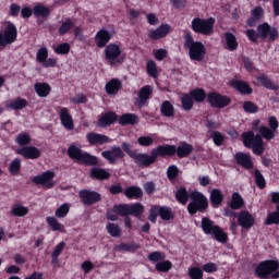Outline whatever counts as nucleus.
Instances as JSON below:
<instances>
[{"instance_id":"nucleus-1","label":"nucleus","mask_w":279,"mask_h":279,"mask_svg":"<svg viewBox=\"0 0 279 279\" xmlns=\"http://www.w3.org/2000/svg\"><path fill=\"white\" fill-rule=\"evenodd\" d=\"M121 147L112 146L110 150H104L101 153L102 158L108 160L109 165H117V160L125 158L126 154L132 158L137 167L143 168H147L156 162V148L151 149L150 155H148L145 153H137L136 150H132V144L128 142H123Z\"/></svg>"},{"instance_id":"nucleus-2","label":"nucleus","mask_w":279,"mask_h":279,"mask_svg":"<svg viewBox=\"0 0 279 279\" xmlns=\"http://www.w3.org/2000/svg\"><path fill=\"white\" fill-rule=\"evenodd\" d=\"M194 149L195 148L185 141L180 142L178 146L171 144L158 145L155 148V162L158 158H173L175 155L180 160H182L184 158H189V156L193 154Z\"/></svg>"},{"instance_id":"nucleus-3","label":"nucleus","mask_w":279,"mask_h":279,"mask_svg":"<svg viewBox=\"0 0 279 279\" xmlns=\"http://www.w3.org/2000/svg\"><path fill=\"white\" fill-rule=\"evenodd\" d=\"M246 36L251 43H258V38L262 40H267L268 43H276L278 40V28L276 26L269 25V23L264 22L257 26V32L253 28L246 31Z\"/></svg>"},{"instance_id":"nucleus-4","label":"nucleus","mask_w":279,"mask_h":279,"mask_svg":"<svg viewBox=\"0 0 279 279\" xmlns=\"http://www.w3.org/2000/svg\"><path fill=\"white\" fill-rule=\"evenodd\" d=\"M183 39V47L189 50L190 60L193 62H203L204 58H206V46L202 41H195L191 31L184 33Z\"/></svg>"},{"instance_id":"nucleus-5","label":"nucleus","mask_w":279,"mask_h":279,"mask_svg":"<svg viewBox=\"0 0 279 279\" xmlns=\"http://www.w3.org/2000/svg\"><path fill=\"white\" fill-rule=\"evenodd\" d=\"M68 156L71 160H74L77 165H85L86 167H95L99 165V159L95 155H90L88 151L82 150V148L71 144L68 147Z\"/></svg>"},{"instance_id":"nucleus-6","label":"nucleus","mask_w":279,"mask_h":279,"mask_svg":"<svg viewBox=\"0 0 279 279\" xmlns=\"http://www.w3.org/2000/svg\"><path fill=\"white\" fill-rule=\"evenodd\" d=\"M254 275L259 279H278L279 262L276 259H265L259 262L254 269Z\"/></svg>"},{"instance_id":"nucleus-7","label":"nucleus","mask_w":279,"mask_h":279,"mask_svg":"<svg viewBox=\"0 0 279 279\" xmlns=\"http://www.w3.org/2000/svg\"><path fill=\"white\" fill-rule=\"evenodd\" d=\"M201 228L204 234L214 236L215 241H218V243H228V233H226V231H223V229L219 227V225H216L210 218L203 217Z\"/></svg>"},{"instance_id":"nucleus-8","label":"nucleus","mask_w":279,"mask_h":279,"mask_svg":"<svg viewBox=\"0 0 279 279\" xmlns=\"http://www.w3.org/2000/svg\"><path fill=\"white\" fill-rule=\"evenodd\" d=\"M190 197L191 202L187 204L186 207L189 215L193 217L197 215V213H207L209 203L208 197H206L204 193L199 191H192Z\"/></svg>"},{"instance_id":"nucleus-9","label":"nucleus","mask_w":279,"mask_h":279,"mask_svg":"<svg viewBox=\"0 0 279 279\" xmlns=\"http://www.w3.org/2000/svg\"><path fill=\"white\" fill-rule=\"evenodd\" d=\"M214 27H215L214 17H209V19L194 17L191 24L192 31L195 34H201V36H213Z\"/></svg>"},{"instance_id":"nucleus-10","label":"nucleus","mask_w":279,"mask_h":279,"mask_svg":"<svg viewBox=\"0 0 279 279\" xmlns=\"http://www.w3.org/2000/svg\"><path fill=\"white\" fill-rule=\"evenodd\" d=\"M207 104L210 108H217L218 110H223L232 104V99L219 92L207 93Z\"/></svg>"},{"instance_id":"nucleus-11","label":"nucleus","mask_w":279,"mask_h":279,"mask_svg":"<svg viewBox=\"0 0 279 279\" xmlns=\"http://www.w3.org/2000/svg\"><path fill=\"white\" fill-rule=\"evenodd\" d=\"M105 58L111 66L114 64H123V58H121V47L117 44H109L105 48Z\"/></svg>"},{"instance_id":"nucleus-12","label":"nucleus","mask_w":279,"mask_h":279,"mask_svg":"<svg viewBox=\"0 0 279 279\" xmlns=\"http://www.w3.org/2000/svg\"><path fill=\"white\" fill-rule=\"evenodd\" d=\"M17 37L19 31L16 29V25L9 23L4 32H0V47H8V45H12V43H16Z\"/></svg>"},{"instance_id":"nucleus-13","label":"nucleus","mask_w":279,"mask_h":279,"mask_svg":"<svg viewBox=\"0 0 279 279\" xmlns=\"http://www.w3.org/2000/svg\"><path fill=\"white\" fill-rule=\"evenodd\" d=\"M78 197L84 206H93L94 204L101 202V194L90 190H81L78 192Z\"/></svg>"},{"instance_id":"nucleus-14","label":"nucleus","mask_w":279,"mask_h":279,"mask_svg":"<svg viewBox=\"0 0 279 279\" xmlns=\"http://www.w3.org/2000/svg\"><path fill=\"white\" fill-rule=\"evenodd\" d=\"M53 178H56V172L48 170L33 178L34 184H41L46 189H53L56 186V182H53Z\"/></svg>"},{"instance_id":"nucleus-15","label":"nucleus","mask_w":279,"mask_h":279,"mask_svg":"<svg viewBox=\"0 0 279 279\" xmlns=\"http://www.w3.org/2000/svg\"><path fill=\"white\" fill-rule=\"evenodd\" d=\"M233 158L236 165L242 167V169H245L246 171L254 169V161L252 160V155H250V153L238 151Z\"/></svg>"},{"instance_id":"nucleus-16","label":"nucleus","mask_w":279,"mask_h":279,"mask_svg":"<svg viewBox=\"0 0 279 279\" xmlns=\"http://www.w3.org/2000/svg\"><path fill=\"white\" fill-rule=\"evenodd\" d=\"M238 223L244 230H250V228H254V223H256V218H254V216L250 211L243 210L240 211L238 215Z\"/></svg>"},{"instance_id":"nucleus-17","label":"nucleus","mask_w":279,"mask_h":279,"mask_svg":"<svg viewBox=\"0 0 279 279\" xmlns=\"http://www.w3.org/2000/svg\"><path fill=\"white\" fill-rule=\"evenodd\" d=\"M60 122L61 125L71 132L72 130H75V123H73V116L69 112V108L61 107L59 111Z\"/></svg>"},{"instance_id":"nucleus-18","label":"nucleus","mask_w":279,"mask_h":279,"mask_svg":"<svg viewBox=\"0 0 279 279\" xmlns=\"http://www.w3.org/2000/svg\"><path fill=\"white\" fill-rule=\"evenodd\" d=\"M17 154L23 156L26 160H38L43 153L36 146H24L17 149Z\"/></svg>"},{"instance_id":"nucleus-19","label":"nucleus","mask_w":279,"mask_h":279,"mask_svg":"<svg viewBox=\"0 0 279 279\" xmlns=\"http://www.w3.org/2000/svg\"><path fill=\"white\" fill-rule=\"evenodd\" d=\"M110 40H112V34H110V32H108L106 28H101L95 35V43L98 49H104V47H106Z\"/></svg>"},{"instance_id":"nucleus-20","label":"nucleus","mask_w":279,"mask_h":279,"mask_svg":"<svg viewBox=\"0 0 279 279\" xmlns=\"http://www.w3.org/2000/svg\"><path fill=\"white\" fill-rule=\"evenodd\" d=\"M119 119V116L114 111H107L98 118V128H110Z\"/></svg>"},{"instance_id":"nucleus-21","label":"nucleus","mask_w":279,"mask_h":279,"mask_svg":"<svg viewBox=\"0 0 279 279\" xmlns=\"http://www.w3.org/2000/svg\"><path fill=\"white\" fill-rule=\"evenodd\" d=\"M86 141L92 147H95L97 145H106V143L110 142V137H108V135L89 132L86 135Z\"/></svg>"},{"instance_id":"nucleus-22","label":"nucleus","mask_w":279,"mask_h":279,"mask_svg":"<svg viewBox=\"0 0 279 279\" xmlns=\"http://www.w3.org/2000/svg\"><path fill=\"white\" fill-rule=\"evenodd\" d=\"M151 93H154V89L151 88V86L146 85L142 87L138 92V97L135 100V105L138 106L140 108L147 106V101H149V97H151Z\"/></svg>"},{"instance_id":"nucleus-23","label":"nucleus","mask_w":279,"mask_h":279,"mask_svg":"<svg viewBox=\"0 0 279 279\" xmlns=\"http://www.w3.org/2000/svg\"><path fill=\"white\" fill-rule=\"evenodd\" d=\"M265 16V10L263 7H256L251 11V17L247 19L246 25L248 27H256V23H260Z\"/></svg>"},{"instance_id":"nucleus-24","label":"nucleus","mask_w":279,"mask_h":279,"mask_svg":"<svg viewBox=\"0 0 279 279\" xmlns=\"http://www.w3.org/2000/svg\"><path fill=\"white\" fill-rule=\"evenodd\" d=\"M27 106H28L27 99L22 97H16L15 99L8 100L5 102V108L8 110H14L15 112H19V110H25Z\"/></svg>"},{"instance_id":"nucleus-25","label":"nucleus","mask_w":279,"mask_h":279,"mask_svg":"<svg viewBox=\"0 0 279 279\" xmlns=\"http://www.w3.org/2000/svg\"><path fill=\"white\" fill-rule=\"evenodd\" d=\"M231 86L235 88L240 95H252V93H254L252 86L245 81L233 80L231 81Z\"/></svg>"},{"instance_id":"nucleus-26","label":"nucleus","mask_w":279,"mask_h":279,"mask_svg":"<svg viewBox=\"0 0 279 279\" xmlns=\"http://www.w3.org/2000/svg\"><path fill=\"white\" fill-rule=\"evenodd\" d=\"M33 14L35 19H49L51 16V10L43 3H37L33 8Z\"/></svg>"},{"instance_id":"nucleus-27","label":"nucleus","mask_w":279,"mask_h":279,"mask_svg":"<svg viewBox=\"0 0 279 279\" xmlns=\"http://www.w3.org/2000/svg\"><path fill=\"white\" fill-rule=\"evenodd\" d=\"M92 180H99L104 182L105 180H110V172L102 168H92L89 172Z\"/></svg>"},{"instance_id":"nucleus-28","label":"nucleus","mask_w":279,"mask_h":279,"mask_svg":"<svg viewBox=\"0 0 279 279\" xmlns=\"http://www.w3.org/2000/svg\"><path fill=\"white\" fill-rule=\"evenodd\" d=\"M174 197L178 204L186 206V204H189V199H191V193H189V190H186V187L181 186L177 190Z\"/></svg>"},{"instance_id":"nucleus-29","label":"nucleus","mask_w":279,"mask_h":279,"mask_svg":"<svg viewBox=\"0 0 279 279\" xmlns=\"http://www.w3.org/2000/svg\"><path fill=\"white\" fill-rule=\"evenodd\" d=\"M209 202L211 208H219L220 204H223V193L219 189H213L209 195Z\"/></svg>"},{"instance_id":"nucleus-30","label":"nucleus","mask_w":279,"mask_h":279,"mask_svg":"<svg viewBox=\"0 0 279 279\" xmlns=\"http://www.w3.org/2000/svg\"><path fill=\"white\" fill-rule=\"evenodd\" d=\"M114 252H130L131 254H134L136 250H141V244L136 242L131 243H120L113 247Z\"/></svg>"},{"instance_id":"nucleus-31","label":"nucleus","mask_w":279,"mask_h":279,"mask_svg":"<svg viewBox=\"0 0 279 279\" xmlns=\"http://www.w3.org/2000/svg\"><path fill=\"white\" fill-rule=\"evenodd\" d=\"M124 195L128 199H141V197H143V189L131 185L124 190Z\"/></svg>"},{"instance_id":"nucleus-32","label":"nucleus","mask_w":279,"mask_h":279,"mask_svg":"<svg viewBox=\"0 0 279 279\" xmlns=\"http://www.w3.org/2000/svg\"><path fill=\"white\" fill-rule=\"evenodd\" d=\"M190 95L196 104H204L206 99H208V94H206V90L204 88H194L190 92Z\"/></svg>"},{"instance_id":"nucleus-33","label":"nucleus","mask_w":279,"mask_h":279,"mask_svg":"<svg viewBox=\"0 0 279 279\" xmlns=\"http://www.w3.org/2000/svg\"><path fill=\"white\" fill-rule=\"evenodd\" d=\"M256 138H262L260 135H255L253 131H247L242 134V141L244 147H247V149H252V146L255 145Z\"/></svg>"},{"instance_id":"nucleus-34","label":"nucleus","mask_w":279,"mask_h":279,"mask_svg":"<svg viewBox=\"0 0 279 279\" xmlns=\"http://www.w3.org/2000/svg\"><path fill=\"white\" fill-rule=\"evenodd\" d=\"M225 43L227 45L228 51H236V49H239V41L236 40V36L231 32L225 33Z\"/></svg>"},{"instance_id":"nucleus-35","label":"nucleus","mask_w":279,"mask_h":279,"mask_svg":"<svg viewBox=\"0 0 279 279\" xmlns=\"http://www.w3.org/2000/svg\"><path fill=\"white\" fill-rule=\"evenodd\" d=\"M229 206L232 210H241L243 206H245V201H243V196L239 192H234L231 197V202Z\"/></svg>"},{"instance_id":"nucleus-36","label":"nucleus","mask_w":279,"mask_h":279,"mask_svg":"<svg viewBox=\"0 0 279 279\" xmlns=\"http://www.w3.org/2000/svg\"><path fill=\"white\" fill-rule=\"evenodd\" d=\"M34 89L38 97H49L51 85L49 83H35Z\"/></svg>"},{"instance_id":"nucleus-37","label":"nucleus","mask_w":279,"mask_h":279,"mask_svg":"<svg viewBox=\"0 0 279 279\" xmlns=\"http://www.w3.org/2000/svg\"><path fill=\"white\" fill-rule=\"evenodd\" d=\"M118 121L120 125H136L140 119L135 113H124L120 116Z\"/></svg>"},{"instance_id":"nucleus-38","label":"nucleus","mask_w":279,"mask_h":279,"mask_svg":"<svg viewBox=\"0 0 279 279\" xmlns=\"http://www.w3.org/2000/svg\"><path fill=\"white\" fill-rule=\"evenodd\" d=\"M121 86L119 78H111L105 86L107 95H117L121 90Z\"/></svg>"},{"instance_id":"nucleus-39","label":"nucleus","mask_w":279,"mask_h":279,"mask_svg":"<svg viewBox=\"0 0 279 279\" xmlns=\"http://www.w3.org/2000/svg\"><path fill=\"white\" fill-rule=\"evenodd\" d=\"M75 27V22L71 20V17H66L62 23L61 26L58 29L59 36H66L70 31Z\"/></svg>"},{"instance_id":"nucleus-40","label":"nucleus","mask_w":279,"mask_h":279,"mask_svg":"<svg viewBox=\"0 0 279 279\" xmlns=\"http://www.w3.org/2000/svg\"><path fill=\"white\" fill-rule=\"evenodd\" d=\"M157 211L162 221H171L174 218L171 207L157 205Z\"/></svg>"},{"instance_id":"nucleus-41","label":"nucleus","mask_w":279,"mask_h":279,"mask_svg":"<svg viewBox=\"0 0 279 279\" xmlns=\"http://www.w3.org/2000/svg\"><path fill=\"white\" fill-rule=\"evenodd\" d=\"M160 112L162 117H175V107L169 100H165L160 106Z\"/></svg>"},{"instance_id":"nucleus-42","label":"nucleus","mask_w":279,"mask_h":279,"mask_svg":"<svg viewBox=\"0 0 279 279\" xmlns=\"http://www.w3.org/2000/svg\"><path fill=\"white\" fill-rule=\"evenodd\" d=\"M29 214V208L21 204H14L11 207V215L13 217H25Z\"/></svg>"},{"instance_id":"nucleus-43","label":"nucleus","mask_w":279,"mask_h":279,"mask_svg":"<svg viewBox=\"0 0 279 279\" xmlns=\"http://www.w3.org/2000/svg\"><path fill=\"white\" fill-rule=\"evenodd\" d=\"M264 225L266 226H279V204L276 206V210L269 213L265 219Z\"/></svg>"},{"instance_id":"nucleus-44","label":"nucleus","mask_w":279,"mask_h":279,"mask_svg":"<svg viewBox=\"0 0 279 279\" xmlns=\"http://www.w3.org/2000/svg\"><path fill=\"white\" fill-rule=\"evenodd\" d=\"M181 106L185 111L193 110V106H195V102L190 93L183 94V96L181 97Z\"/></svg>"},{"instance_id":"nucleus-45","label":"nucleus","mask_w":279,"mask_h":279,"mask_svg":"<svg viewBox=\"0 0 279 279\" xmlns=\"http://www.w3.org/2000/svg\"><path fill=\"white\" fill-rule=\"evenodd\" d=\"M254 180L257 189H266L267 187V181L265 180V175H263V172H260L258 169L254 170Z\"/></svg>"},{"instance_id":"nucleus-46","label":"nucleus","mask_w":279,"mask_h":279,"mask_svg":"<svg viewBox=\"0 0 279 279\" xmlns=\"http://www.w3.org/2000/svg\"><path fill=\"white\" fill-rule=\"evenodd\" d=\"M173 267V264L171 260H162L158 262L155 266L156 271H159L160 274H168V271H171V268Z\"/></svg>"},{"instance_id":"nucleus-47","label":"nucleus","mask_w":279,"mask_h":279,"mask_svg":"<svg viewBox=\"0 0 279 279\" xmlns=\"http://www.w3.org/2000/svg\"><path fill=\"white\" fill-rule=\"evenodd\" d=\"M46 221L53 232H64V226H62L56 217H47Z\"/></svg>"},{"instance_id":"nucleus-48","label":"nucleus","mask_w":279,"mask_h":279,"mask_svg":"<svg viewBox=\"0 0 279 279\" xmlns=\"http://www.w3.org/2000/svg\"><path fill=\"white\" fill-rule=\"evenodd\" d=\"M106 230L110 236H113V239H119V236H121V227L117 223L109 222Z\"/></svg>"},{"instance_id":"nucleus-49","label":"nucleus","mask_w":279,"mask_h":279,"mask_svg":"<svg viewBox=\"0 0 279 279\" xmlns=\"http://www.w3.org/2000/svg\"><path fill=\"white\" fill-rule=\"evenodd\" d=\"M113 213H116V215H120V217H128L130 215V205L128 204L114 205Z\"/></svg>"},{"instance_id":"nucleus-50","label":"nucleus","mask_w":279,"mask_h":279,"mask_svg":"<svg viewBox=\"0 0 279 279\" xmlns=\"http://www.w3.org/2000/svg\"><path fill=\"white\" fill-rule=\"evenodd\" d=\"M130 215L133 217H141L143 215V210H145V207L141 203H134L132 205H129Z\"/></svg>"},{"instance_id":"nucleus-51","label":"nucleus","mask_w":279,"mask_h":279,"mask_svg":"<svg viewBox=\"0 0 279 279\" xmlns=\"http://www.w3.org/2000/svg\"><path fill=\"white\" fill-rule=\"evenodd\" d=\"M259 134L260 137H264L266 141H271L272 138H276V131H272V129H269L267 126H260Z\"/></svg>"},{"instance_id":"nucleus-52","label":"nucleus","mask_w":279,"mask_h":279,"mask_svg":"<svg viewBox=\"0 0 279 279\" xmlns=\"http://www.w3.org/2000/svg\"><path fill=\"white\" fill-rule=\"evenodd\" d=\"M146 71L149 77H154V80H156V77H158V68L156 66V61L154 60L147 61Z\"/></svg>"},{"instance_id":"nucleus-53","label":"nucleus","mask_w":279,"mask_h":279,"mask_svg":"<svg viewBox=\"0 0 279 279\" xmlns=\"http://www.w3.org/2000/svg\"><path fill=\"white\" fill-rule=\"evenodd\" d=\"M180 175V169L178 166L172 165L168 167L167 169V178L170 182H174V180H178V177Z\"/></svg>"},{"instance_id":"nucleus-54","label":"nucleus","mask_w":279,"mask_h":279,"mask_svg":"<svg viewBox=\"0 0 279 279\" xmlns=\"http://www.w3.org/2000/svg\"><path fill=\"white\" fill-rule=\"evenodd\" d=\"M210 136H211L214 145H216V147H221V145H223V143H226V136L222 135V133L219 131H213Z\"/></svg>"},{"instance_id":"nucleus-55","label":"nucleus","mask_w":279,"mask_h":279,"mask_svg":"<svg viewBox=\"0 0 279 279\" xmlns=\"http://www.w3.org/2000/svg\"><path fill=\"white\" fill-rule=\"evenodd\" d=\"M256 143L252 145L253 154L256 156H263L265 153V146H263V137H257Z\"/></svg>"},{"instance_id":"nucleus-56","label":"nucleus","mask_w":279,"mask_h":279,"mask_svg":"<svg viewBox=\"0 0 279 279\" xmlns=\"http://www.w3.org/2000/svg\"><path fill=\"white\" fill-rule=\"evenodd\" d=\"M70 51H71V45L69 43L59 44L54 48V53H57L58 56H69Z\"/></svg>"},{"instance_id":"nucleus-57","label":"nucleus","mask_w":279,"mask_h":279,"mask_svg":"<svg viewBox=\"0 0 279 279\" xmlns=\"http://www.w3.org/2000/svg\"><path fill=\"white\" fill-rule=\"evenodd\" d=\"M9 172L11 175H19V173H21V160L19 158H15L11 161L9 166Z\"/></svg>"},{"instance_id":"nucleus-58","label":"nucleus","mask_w":279,"mask_h":279,"mask_svg":"<svg viewBox=\"0 0 279 279\" xmlns=\"http://www.w3.org/2000/svg\"><path fill=\"white\" fill-rule=\"evenodd\" d=\"M187 274L191 279H203L204 278V270L199 267H190Z\"/></svg>"},{"instance_id":"nucleus-59","label":"nucleus","mask_w":279,"mask_h":279,"mask_svg":"<svg viewBox=\"0 0 279 279\" xmlns=\"http://www.w3.org/2000/svg\"><path fill=\"white\" fill-rule=\"evenodd\" d=\"M165 258H167V256L160 251H154L148 254V260H150V263H160V260H165Z\"/></svg>"},{"instance_id":"nucleus-60","label":"nucleus","mask_w":279,"mask_h":279,"mask_svg":"<svg viewBox=\"0 0 279 279\" xmlns=\"http://www.w3.org/2000/svg\"><path fill=\"white\" fill-rule=\"evenodd\" d=\"M16 143L17 145L25 146L29 145L32 143V137L26 132H22L16 136Z\"/></svg>"},{"instance_id":"nucleus-61","label":"nucleus","mask_w":279,"mask_h":279,"mask_svg":"<svg viewBox=\"0 0 279 279\" xmlns=\"http://www.w3.org/2000/svg\"><path fill=\"white\" fill-rule=\"evenodd\" d=\"M243 110L244 112H247L248 114H256L258 112V107L256 104L246 100L243 102Z\"/></svg>"},{"instance_id":"nucleus-62","label":"nucleus","mask_w":279,"mask_h":279,"mask_svg":"<svg viewBox=\"0 0 279 279\" xmlns=\"http://www.w3.org/2000/svg\"><path fill=\"white\" fill-rule=\"evenodd\" d=\"M47 58H49V50L47 47H41L36 54V60L37 62H40L43 64L44 62L47 61Z\"/></svg>"},{"instance_id":"nucleus-63","label":"nucleus","mask_w":279,"mask_h":279,"mask_svg":"<svg viewBox=\"0 0 279 279\" xmlns=\"http://www.w3.org/2000/svg\"><path fill=\"white\" fill-rule=\"evenodd\" d=\"M257 82H259V84H262V86H264V88H270V90H274V83L267 75L260 74L257 77Z\"/></svg>"},{"instance_id":"nucleus-64","label":"nucleus","mask_w":279,"mask_h":279,"mask_svg":"<svg viewBox=\"0 0 279 279\" xmlns=\"http://www.w3.org/2000/svg\"><path fill=\"white\" fill-rule=\"evenodd\" d=\"M69 204H62L59 208H57L56 210V217H58V219H64V217H66V215H69Z\"/></svg>"}]
</instances>
